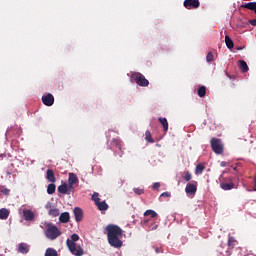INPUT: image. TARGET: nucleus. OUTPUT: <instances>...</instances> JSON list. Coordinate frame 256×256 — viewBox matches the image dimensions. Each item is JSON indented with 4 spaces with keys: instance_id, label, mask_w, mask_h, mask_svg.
I'll list each match as a JSON object with an SVG mask.
<instances>
[{
    "instance_id": "f257e3e1",
    "label": "nucleus",
    "mask_w": 256,
    "mask_h": 256,
    "mask_svg": "<svg viewBox=\"0 0 256 256\" xmlns=\"http://www.w3.org/2000/svg\"><path fill=\"white\" fill-rule=\"evenodd\" d=\"M105 231L108 232V242L112 247L119 249L123 246V242L120 239L123 236L121 227L110 224L105 227Z\"/></svg>"
},
{
    "instance_id": "f03ea898",
    "label": "nucleus",
    "mask_w": 256,
    "mask_h": 256,
    "mask_svg": "<svg viewBox=\"0 0 256 256\" xmlns=\"http://www.w3.org/2000/svg\"><path fill=\"white\" fill-rule=\"evenodd\" d=\"M79 240V236L77 233L71 235V239H67L66 245L70 251V253L74 256H83L85 255V251L81 246H77L76 242Z\"/></svg>"
},
{
    "instance_id": "7ed1b4c3",
    "label": "nucleus",
    "mask_w": 256,
    "mask_h": 256,
    "mask_svg": "<svg viewBox=\"0 0 256 256\" xmlns=\"http://www.w3.org/2000/svg\"><path fill=\"white\" fill-rule=\"evenodd\" d=\"M61 235L62 232L61 230H59V228H57V226L53 225L52 223L47 225V229L45 231V236L47 237V239L56 240Z\"/></svg>"
},
{
    "instance_id": "20e7f679",
    "label": "nucleus",
    "mask_w": 256,
    "mask_h": 256,
    "mask_svg": "<svg viewBox=\"0 0 256 256\" xmlns=\"http://www.w3.org/2000/svg\"><path fill=\"white\" fill-rule=\"evenodd\" d=\"M131 79L140 87H147L149 85V81L140 72H133Z\"/></svg>"
},
{
    "instance_id": "39448f33",
    "label": "nucleus",
    "mask_w": 256,
    "mask_h": 256,
    "mask_svg": "<svg viewBox=\"0 0 256 256\" xmlns=\"http://www.w3.org/2000/svg\"><path fill=\"white\" fill-rule=\"evenodd\" d=\"M211 147H212V150L217 155H221L224 152V145L222 143V140L219 138H212Z\"/></svg>"
},
{
    "instance_id": "423d86ee",
    "label": "nucleus",
    "mask_w": 256,
    "mask_h": 256,
    "mask_svg": "<svg viewBox=\"0 0 256 256\" xmlns=\"http://www.w3.org/2000/svg\"><path fill=\"white\" fill-rule=\"evenodd\" d=\"M183 5L187 10H195L201 6V2L199 0H184Z\"/></svg>"
},
{
    "instance_id": "0eeeda50",
    "label": "nucleus",
    "mask_w": 256,
    "mask_h": 256,
    "mask_svg": "<svg viewBox=\"0 0 256 256\" xmlns=\"http://www.w3.org/2000/svg\"><path fill=\"white\" fill-rule=\"evenodd\" d=\"M198 182L192 181L186 184L185 192L188 195H195L197 192Z\"/></svg>"
},
{
    "instance_id": "6e6552de",
    "label": "nucleus",
    "mask_w": 256,
    "mask_h": 256,
    "mask_svg": "<svg viewBox=\"0 0 256 256\" xmlns=\"http://www.w3.org/2000/svg\"><path fill=\"white\" fill-rule=\"evenodd\" d=\"M42 102L45 106L52 107L55 103V98H54L53 94L48 93L47 95H44L42 97Z\"/></svg>"
},
{
    "instance_id": "1a4fd4ad",
    "label": "nucleus",
    "mask_w": 256,
    "mask_h": 256,
    "mask_svg": "<svg viewBox=\"0 0 256 256\" xmlns=\"http://www.w3.org/2000/svg\"><path fill=\"white\" fill-rule=\"evenodd\" d=\"M74 220L77 221V223H80V221H83V209L76 207L74 208Z\"/></svg>"
},
{
    "instance_id": "9d476101",
    "label": "nucleus",
    "mask_w": 256,
    "mask_h": 256,
    "mask_svg": "<svg viewBox=\"0 0 256 256\" xmlns=\"http://www.w3.org/2000/svg\"><path fill=\"white\" fill-rule=\"evenodd\" d=\"M71 189L72 188H70V185H68L67 183H63V184H61L58 187V191L61 194H68V195H70L71 194Z\"/></svg>"
},
{
    "instance_id": "9b49d317",
    "label": "nucleus",
    "mask_w": 256,
    "mask_h": 256,
    "mask_svg": "<svg viewBox=\"0 0 256 256\" xmlns=\"http://www.w3.org/2000/svg\"><path fill=\"white\" fill-rule=\"evenodd\" d=\"M220 188L223 191H231V189H235V183L234 182H220Z\"/></svg>"
},
{
    "instance_id": "f8f14e48",
    "label": "nucleus",
    "mask_w": 256,
    "mask_h": 256,
    "mask_svg": "<svg viewBox=\"0 0 256 256\" xmlns=\"http://www.w3.org/2000/svg\"><path fill=\"white\" fill-rule=\"evenodd\" d=\"M78 183V178L74 173H69L68 185L69 189H73V185Z\"/></svg>"
},
{
    "instance_id": "ddd939ff",
    "label": "nucleus",
    "mask_w": 256,
    "mask_h": 256,
    "mask_svg": "<svg viewBox=\"0 0 256 256\" xmlns=\"http://www.w3.org/2000/svg\"><path fill=\"white\" fill-rule=\"evenodd\" d=\"M18 253H21L22 255H27L29 253V246L28 244H18Z\"/></svg>"
},
{
    "instance_id": "4468645a",
    "label": "nucleus",
    "mask_w": 256,
    "mask_h": 256,
    "mask_svg": "<svg viewBox=\"0 0 256 256\" xmlns=\"http://www.w3.org/2000/svg\"><path fill=\"white\" fill-rule=\"evenodd\" d=\"M46 179L48 180V182L56 183V177L53 169L47 170Z\"/></svg>"
},
{
    "instance_id": "2eb2a0df",
    "label": "nucleus",
    "mask_w": 256,
    "mask_h": 256,
    "mask_svg": "<svg viewBox=\"0 0 256 256\" xmlns=\"http://www.w3.org/2000/svg\"><path fill=\"white\" fill-rule=\"evenodd\" d=\"M46 208L47 209L49 208L48 215L51 216L52 218H56L60 215L59 209L52 208V207H49V206H46Z\"/></svg>"
},
{
    "instance_id": "dca6fc26",
    "label": "nucleus",
    "mask_w": 256,
    "mask_h": 256,
    "mask_svg": "<svg viewBox=\"0 0 256 256\" xmlns=\"http://www.w3.org/2000/svg\"><path fill=\"white\" fill-rule=\"evenodd\" d=\"M158 122L161 123L164 132L169 131V122L167 121L166 118L160 117V118H158Z\"/></svg>"
},
{
    "instance_id": "f3484780",
    "label": "nucleus",
    "mask_w": 256,
    "mask_h": 256,
    "mask_svg": "<svg viewBox=\"0 0 256 256\" xmlns=\"http://www.w3.org/2000/svg\"><path fill=\"white\" fill-rule=\"evenodd\" d=\"M23 214L26 221H34L35 219L34 212H31L30 210H24Z\"/></svg>"
},
{
    "instance_id": "a211bd4d",
    "label": "nucleus",
    "mask_w": 256,
    "mask_h": 256,
    "mask_svg": "<svg viewBox=\"0 0 256 256\" xmlns=\"http://www.w3.org/2000/svg\"><path fill=\"white\" fill-rule=\"evenodd\" d=\"M241 8L248 9L256 14V2L246 3L244 5H241Z\"/></svg>"
},
{
    "instance_id": "6ab92c4d",
    "label": "nucleus",
    "mask_w": 256,
    "mask_h": 256,
    "mask_svg": "<svg viewBox=\"0 0 256 256\" xmlns=\"http://www.w3.org/2000/svg\"><path fill=\"white\" fill-rule=\"evenodd\" d=\"M95 205L100 211H107L109 208V205L106 203V201H99Z\"/></svg>"
},
{
    "instance_id": "aec40b11",
    "label": "nucleus",
    "mask_w": 256,
    "mask_h": 256,
    "mask_svg": "<svg viewBox=\"0 0 256 256\" xmlns=\"http://www.w3.org/2000/svg\"><path fill=\"white\" fill-rule=\"evenodd\" d=\"M59 221L61 223H70V214L68 212H62Z\"/></svg>"
},
{
    "instance_id": "412c9836",
    "label": "nucleus",
    "mask_w": 256,
    "mask_h": 256,
    "mask_svg": "<svg viewBox=\"0 0 256 256\" xmlns=\"http://www.w3.org/2000/svg\"><path fill=\"white\" fill-rule=\"evenodd\" d=\"M9 214L10 212L6 208L0 209V220H7L9 217Z\"/></svg>"
},
{
    "instance_id": "4be33fe9",
    "label": "nucleus",
    "mask_w": 256,
    "mask_h": 256,
    "mask_svg": "<svg viewBox=\"0 0 256 256\" xmlns=\"http://www.w3.org/2000/svg\"><path fill=\"white\" fill-rule=\"evenodd\" d=\"M225 172H223L220 177H219V182L220 183H233V178L232 177H224Z\"/></svg>"
},
{
    "instance_id": "5701e85b",
    "label": "nucleus",
    "mask_w": 256,
    "mask_h": 256,
    "mask_svg": "<svg viewBox=\"0 0 256 256\" xmlns=\"http://www.w3.org/2000/svg\"><path fill=\"white\" fill-rule=\"evenodd\" d=\"M206 167L204 164H198L195 169V175H202L205 171Z\"/></svg>"
},
{
    "instance_id": "b1692460",
    "label": "nucleus",
    "mask_w": 256,
    "mask_h": 256,
    "mask_svg": "<svg viewBox=\"0 0 256 256\" xmlns=\"http://www.w3.org/2000/svg\"><path fill=\"white\" fill-rule=\"evenodd\" d=\"M239 68L244 73H247L249 70L247 63L244 60H239Z\"/></svg>"
},
{
    "instance_id": "393cba45",
    "label": "nucleus",
    "mask_w": 256,
    "mask_h": 256,
    "mask_svg": "<svg viewBox=\"0 0 256 256\" xmlns=\"http://www.w3.org/2000/svg\"><path fill=\"white\" fill-rule=\"evenodd\" d=\"M145 140H146L147 143H155V141H154V139L152 137L151 131L147 130L145 132Z\"/></svg>"
},
{
    "instance_id": "a878e982",
    "label": "nucleus",
    "mask_w": 256,
    "mask_h": 256,
    "mask_svg": "<svg viewBox=\"0 0 256 256\" xmlns=\"http://www.w3.org/2000/svg\"><path fill=\"white\" fill-rule=\"evenodd\" d=\"M45 256H59L58 252L56 249L54 248H47L46 252H45Z\"/></svg>"
},
{
    "instance_id": "bb28decb",
    "label": "nucleus",
    "mask_w": 256,
    "mask_h": 256,
    "mask_svg": "<svg viewBox=\"0 0 256 256\" xmlns=\"http://www.w3.org/2000/svg\"><path fill=\"white\" fill-rule=\"evenodd\" d=\"M225 42H226V46L229 49H232L233 47H235V43L233 42V40L228 35H226V37H225Z\"/></svg>"
},
{
    "instance_id": "cd10ccee",
    "label": "nucleus",
    "mask_w": 256,
    "mask_h": 256,
    "mask_svg": "<svg viewBox=\"0 0 256 256\" xmlns=\"http://www.w3.org/2000/svg\"><path fill=\"white\" fill-rule=\"evenodd\" d=\"M55 191H56V185L54 183L48 184V186H47V193L49 195H52V194L55 193Z\"/></svg>"
},
{
    "instance_id": "c85d7f7f",
    "label": "nucleus",
    "mask_w": 256,
    "mask_h": 256,
    "mask_svg": "<svg viewBox=\"0 0 256 256\" xmlns=\"http://www.w3.org/2000/svg\"><path fill=\"white\" fill-rule=\"evenodd\" d=\"M199 97L203 98L206 96V86H200L198 89Z\"/></svg>"
},
{
    "instance_id": "c756f323",
    "label": "nucleus",
    "mask_w": 256,
    "mask_h": 256,
    "mask_svg": "<svg viewBox=\"0 0 256 256\" xmlns=\"http://www.w3.org/2000/svg\"><path fill=\"white\" fill-rule=\"evenodd\" d=\"M144 216H151V218H156L158 216L157 212L153 211V210H147L146 212H144Z\"/></svg>"
},
{
    "instance_id": "7c9ffc66",
    "label": "nucleus",
    "mask_w": 256,
    "mask_h": 256,
    "mask_svg": "<svg viewBox=\"0 0 256 256\" xmlns=\"http://www.w3.org/2000/svg\"><path fill=\"white\" fill-rule=\"evenodd\" d=\"M235 245H237V241L234 237H230L228 240V246L230 247V249H234Z\"/></svg>"
},
{
    "instance_id": "2f4dec72",
    "label": "nucleus",
    "mask_w": 256,
    "mask_h": 256,
    "mask_svg": "<svg viewBox=\"0 0 256 256\" xmlns=\"http://www.w3.org/2000/svg\"><path fill=\"white\" fill-rule=\"evenodd\" d=\"M112 143L117 146L119 151H122V141L120 139H113Z\"/></svg>"
},
{
    "instance_id": "473e14b6",
    "label": "nucleus",
    "mask_w": 256,
    "mask_h": 256,
    "mask_svg": "<svg viewBox=\"0 0 256 256\" xmlns=\"http://www.w3.org/2000/svg\"><path fill=\"white\" fill-rule=\"evenodd\" d=\"M191 179H192V174L190 173V171H185V172H184V180H185L186 182H190Z\"/></svg>"
},
{
    "instance_id": "72a5a7b5",
    "label": "nucleus",
    "mask_w": 256,
    "mask_h": 256,
    "mask_svg": "<svg viewBox=\"0 0 256 256\" xmlns=\"http://www.w3.org/2000/svg\"><path fill=\"white\" fill-rule=\"evenodd\" d=\"M133 191L138 196L143 195L145 193L144 188H133Z\"/></svg>"
},
{
    "instance_id": "f704fd0d",
    "label": "nucleus",
    "mask_w": 256,
    "mask_h": 256,
    "mask_svg": "<svg viewBox=\"0 0 256 256\" xmlns=\"http://www.w3.org/2000/svg\"><path fill=\"white\" fill-rule=\"evenodd\" d=\"M92 200L94 201L95 205L99 202H101V198H99V194L98 193H94L92 196Z\"/></svg>"
},
{
    "instance_id": "c9c22d12",
    "label": "nucleus",
    "mask_w": 256,
    "mask_h": 256,
    "mask_svg": "<svg viewBox=\"0 0 256 256\" xmlns=\"http://www.w3.org/2000/svg\"><path fill=\"white\" fill-rule=\"evenodd\" d=\"M207 63H212L214 61V55L210 52L206 55Z\"/></svg>"
},
{
    "instance_id": "e433bc0d",
    "label": "nucleus",
    "mask_w": 256,
    "mask_h": 256,
    "mask_svg": "<svg viewBox=\"0 0 256 256\" xmlns=\"http://www.w3.org/2000/svg\"><path fill=\"white\" fill-rule=\"evenodd\" d=\"M152 248L154 249L156 255H159V253H163L162 247L152 246Z\"/></svg>"
},
{
    "instance_id": "4c0bfd02",
    "label": "nucleus",
    "mask_w": 256,
    "mask_h": 256,
    "mask_svg": "<svg viewBox=\"0 0 256 256\" xmlns=\"http://www.w3.org/2000/svg\"><path fill=\"white\" fill-rule=\"evenodd\" d=\"M161 187L160 182H154L152 188L157 190Z\"/></svg>"
},
{
    "instance_id": "58836bf2",
    "label": "nucleus",
    "mask_w": 256,
    "mask_h": 256,
    "mask_svg": "<svg viewBox=\"0 0 256 256\" xmlns=\"http://www.w3.org/2000/svg\"><path fill=\"white\" fill-rule=\"evenodd\" d=\"M1 193L8 196L10 194V190L8 188H4L1 190Z\"/></svg>"
},
{
    "instance_id": "ea45409f",
    "label": "nucleus",
    "mask_w": 256,
    "mask_h": 256,
    "mask_svg": "<svg viewBox=\"0 0 256 256\" xmlns=\"http://www.w3.org/2000/svg\"><path fill=\"white\" fill-rule=\"evenodd\" d=\"M161 197L169 198V197H171V193L170 192H164V193L161 194Z\"/></svg>"
},
{
    "instance_id": "a19ab883",
    "label": "nucleus",
    "mask_w": 256,
    "mask_h": 256,
    "mask_svg": "<svg viewBox=\"0 0 256 256\" xmlns=\"http://www.w3.org/2000/svg\"><path fill=\"white\" fill-rule=\"evenodd\" d=\"M249 24L256 27V19L254 20H249Z\"/></svg>"
},
{
    "instance_id": "79ce46f5",
    "label": "nucleus",
    "mask_w": 256,
    "mask_h": 256,
    "mask_svg": "<svg viewBox=\"0 0 256 256\" xmlns=\"http://www.w3.org/2000/svg\"><path fill=\"white\" fill-rule=\"evenodd\" d=\"M228 165V163L227 162H224V161H222L221 163H220V166L221 167H226Z\"/></svg>"
},
{
    "instance_id": "37998d69",
    "label": "nucleus",
    "mask_w": 256,
    "mask_h": 256,
    "mask_svg": "<svg viewBox=\"0 0 256 256\" xmlns=\"http://www.w3.org/2000/svg\"><path fill=\"white\" fill-rule=\"evenodd\" d=\"M253 191H256V175H255V178H254V188H253Z\"/></svg>"
},
{
    "instance_id": "c03bdc74",
    "label": "nucleus",
    "mask_w": 256,
    "mask_h": 256,
    "mask_svg": "<svg viewBox=\"0 0 256 256\" xmlns=\"http://www.w3.org/2000/svg\"><path fill=\"white\" fill-rule=\"evenodd\" d=\"M148 222H149V220H148V219H145V220L143 221V224L146 225Z\"/></svg>"
},
{
    "instance_id": "a18cd8bd",
    "label": "nucleus",
    "mask_w": 256,
    "mask_h": 256,
    "mask_svg": "<svg viewBox=\"0 0 256 256\" xmlns=\"http://www.w3.org/2000/svg\"><path fill=\"white\" fill-rule=\"evenodd\" d=\"M237 170V167H234V171Z\"/></svg>"
},
{
    "instance_id": "49530a36",
    "label": "nucleus",
    "mask_w": 256,
    "mask_h": 256,
    "mask_svg": "<svg viewBox=\"0 0 256 256\" xmlns=\"http://www.w3.org/2000/svg\"><path fill=\"white\" fill-rule=\"evenodd\" d=\"M8 175H11V173H10V172H8Z\"/></svg>"
}]
</instances>
